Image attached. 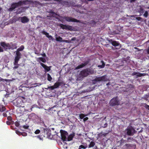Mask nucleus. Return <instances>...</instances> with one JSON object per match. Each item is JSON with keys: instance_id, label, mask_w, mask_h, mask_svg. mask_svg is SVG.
<instances>
[{"instance_id": "f257e3e1", "label": "nucleus", "mask_w": 149, "mask_h": 149, "mask_svg": "<svg viewBox=\"0 0 149 149\" xmlns=\"http://www.w3.org/2000/svg\"><path fill=\"white\" fill-rule=\"evenodd\" d=\"M26 100V98L24 97L19 96L17 97L15 100V104L17 107H22L23 104Z\"/></svg>"}, {"instance_id": "f03ea898", "label": "nucleus", "mask_w": 149, "mask_h": 149, "mask_svg": "<svg viewBox=\"0 0 149 149\" xmlns=\"http://www.w3.org/2000/svg\"><path fill=\"white\" fill-rule=\"evenodd\" d=\"M126 130V134L129 136H133L136 132L135 130L132 126L127 127Z\"/></svg>"}, {"instance_id": "7ed1b4c3", "label": "nucleus", "mask_w": 149, "mask_h": 149, "mask_svg": "<svg viewBox=\"0 0 149 149\" xmlns=\"http://www.w3.org/2000/svg\"><path fill=\"white\" fill-rule=\"evenodd\" d=\"M109 104L111 106H114L119 105L120 102L118 99V97H116L112 98Z\"/></svg>"}, {"instance_id": "20e7f679", "label": "nucleus", "mask_w": 149, "mask_h": 149, "mask_svg": "<svg viewBox=\"0 0 149 149\" xmlns=\"http://www.w3.org/2000/svg\"><path fill=\"white\" fill-rule=\"evenodd\" d=\"M90 73V70L88 69H86L81 71L80 73V77H82L87 76Z\"/></svg>"}, {"instance_id": "39448f33", "label": "nucleus", "mask_w": 149, "mask_h": 149, "mask_svg": "<svg viewBox=\"0 0 149 149\" xmlns=\"http://www.w3.org/2000/svg\"><path fill=\"white\" fill-rule=\"evenodd\" d=\"M107 79L106 77V76H103L101 77L96 78L93 81V83L95 84V82L99 81H107Z\"/></svg>"}, {"instance_id": "423d86ee", "label": "nucleus", "mask_w": 149, "mask_h": 149, "mask_svg": "<svg viewBox=\"0 0 149 149\" xmlns=\"http://www.w3.org/2000/svg\"><path fill=\"white\" fill-rule=\"evenodd\" d=\"M65 20L68 22H77L81 23L80 20H77L72 17L65 16L64 17Z\"/></svg>"}, {"instance_id": "0eeeda50", "label": "nucleus", "mask_w": 149, "mask_h": 149, "mask_svg": "<svg viewBox=\"0 0 149 149\" xmlns=\"http://www.w3.org/2000/svg\"><path fill=\"white\" fill-rule=\"evenodd\" d=\"M59 26L63 29L68 30L70 31L73 30L72 27L71 26L59 24Z\"/></svg>"}, {"instance_id": "6e6552de", "label": "nucleus", "mask_w": 149, "mask_h": 149, "mask_svg": "<svg viewBox=\"0 0 149 149\" xmlns=\"http://www.w3.org/2000/svg\"><path fill=\"white\" fill-rule=\"evenodd\" d=\"M61 132L62 140L63 141H66L68 134L67 132L62 130H61Z\"/></svg>"}, {"instance_id": "1a4fd4ad", "label": "nucleus", "mask_w": 149, "mask_h": 149, "mask_svg": "<svg viewBox=\"0 0 149 149\" xmlns=\"http://www.w3.org/2000/svg\"><path fill=\"white\" fill-rule=\"evenodd\" d=\"M0 45L5 50H6L7 49H10L11 48L10 45L9 43H6L4 42H1L0 43Z\"/></svg>"}, {"instance_id": "9d476101", "label": "nucleus", "mask_w": 149, "mask_h": 149, "mask_svg": "<svg viewBox=\"0 0 149 149\" xmlns=\"http://www.w3.org/2000/svg\"><path fill=\"white\" fill-rule=\"evenodd\" d=\"M78 144H81L79 147V148L78 149H86L88 147V146L87 143H82V141L81 142L80 141L77 142Z\"/></svg>"}, {"instance_id": "9b49d317", "label": "nucleus", "mask_w": 149, "mask_h": 149, "mask_svg": "<svg viewBox=\"0 0 149 149\" xmlns=\"http://www.w3.org/2000/svg\"><path fill=\"white\" fill-rule=\"evenodd\" d=\"M107 40L112 45L115 47H117L120 45V44L118 42L116 41L113 40L112 39H108Z\"/></svg>"}, {"instance_id": "f8f14e48", "label": "nucleus", "mask_w": 149, "mask_h": 149, "mask_svg": "<svg viewBox=\"0 0 149 149\" xmlns=\"http://www.w3.org/2000/svg\"><path fill=\"white\" fill-rule=\"evenodd\" d=\"M90 60H88L84 62V63H82L81 64L78 65L75 68V69L77 70L80 68H81L84 67L86 65H87L89 62Z\"/></svg>"}, {"instance_id": "ddd939ff", "label": "nucleus", "mask_w": 149, "mask_h": 149, "mask_svg": "<svg viewBox=\"0 0 149 149\" xmlns=\"http://www.w3.org/2000/svg\"><path fill=\"white\" fill-rule=\"evenodd\" d=\"M19 18L20 19L21 22L23 23H27L29 21V19L26 16L19 17Z\"/></svg>"}, {"instance_id": "4468645a", "label": "nucleus", "mask_w": 149, "mask_h": 149, "mask_svg": "<svg viewBox=\"0 0 149 149\" xmlns=\"http://www.w3.org/2000/svg\"><path fill=\"white\" fill-rule=\"evenodd\" d=\"M45 132L47 133V135H45V137L52 139L53 136L52 135H51V130L49 129H48V130L46 131Z\"/></svg>"}, {"instance_id": "2eb2a0df", "label": "nucleus", "mask_w": 149, "mask_h": 149, "mask_svg": "<svg viewBox=\"0 0 149 149\" xmlns=\"http://www.w3.org/2000/svg\"><path fill=\"white\" fill-rule=\"evenodd\" d=\"M40 64L43 67V68H44L45 70V72H48L50 70V67H48L42 63H40Z\"/></svg>"}, {"instance_id": "dca6fc26", "label": "nucleus", "mask_w": 149, "mask_h": 149, "mask_svg": "<svg viewBox=\"0 0 149 149\" xmlns=\"http://www.w3.org/2000/svg\"><path fill=\"white\" fill-rule=\"evenodd\" d=\"M125 148H133L134 149L136 148V146L135 144H126L125 146Z\"/></svg>"}, {"instance_id": "f3484780", "label": "nucleus", "mask_w": 149, "mask_h": 149, "mask_svg": "<svg viewBox=\"0 0 149 149\" xmlns=\"http://www.w3.org/2000/svg\"><path fill=\"white\" fill-rule=\"evenodd\" d=\"M30 1L28 0H24L23 1H19L18 2L19 5L20 6L22 5H26L28 4Z\"/></svg>"}, {"instance_id": "a211bd4d", "label": "nucleus", "mask_w": 149, "mask_h": 149, "mask_svg": "<svg viewBox=\"0 0 149 149\" xmlns=\"http://www.w3.org/2000/svg\"><path fill=\"white\" fill-rule=\"evenodd\" d=\"M16 54L15 59L19 61L21 58V54L19 52H16Z\"/></svg>"}, {"instance_id": "6ab92c4d", "label": "nucleus", "mask_w": 149, "mask_h": 149, "mask_svg": "<svg viewBox=\"0 0 149 149\" xmlns=\"http://www.w3.org/2000/svg\"><path fill=\"white\" fill-rule=\"evenodd\" d=\"M132 75L133 76L136 75V78H138L139 77H141L144 76V75L143 74L135 72H134L133 73H132Z\"/></svg>"}, {"instance_id": "aec40b11", "label": "nucleus", "mask_w": 149, "mask_h": 149, "mask_svg": "<svg viewBox=\"0 0 149 149\" xmlns=\"http://www.w3.org/2000/svg\"><path fill=\"white\" fill-rule=\"evenodd\" d=\"M62 84H63L62 82L57 81L54 84V86L55 88H58L59 86L61 85Z\"/></svg>"}, {"instance_id": "412c9836", "label": "nucleus", "mask_w": 149, "mask_h": 149, "mask_svg": "<svg viewBox=\"0 0 149 149\" xmlns=\"http://www.w3.org/2000/svg\"><path fill=\"white\" fill-rule=\"evenodd\" d=\"M95 142L93 141H91L90 142L88 146V148H93L95 146Z\"/></svg>"}, {"instance_id": "4be33fe9", "label": "nucleus", "mask_w": 149, "mask_h": 149, "mask_svg": "<svg viewBox=\"0 0 149 149\" xmlns=\"http://www.w3.org/2000/svg\"><path fill=\"white\" fill-rule=\"evenodd\" d=\"M19 6H20L19 5V2H18L17 3H12L11 5V6L14 9L17 7Z\"/></svg>"}, {"instance_id": "5701e85b", "label": "nucleus", "mask_w": 149, "mask_h": 149, "mask_svg": "<svg viewBox=\"0 0 149 149\" xmlns=\"http://www.w3.org/2000/svg\"><path fill=\"white\" fill-rule=\"evenodd\" d=\"M74 136V133L70 134L67 138V141H69L72 140Z\"/></svg>"}, {"instance_id": "b1692460", "label": "nucleus", "mask_w": 149, "mask_h": 149, "mask_svg": "<svg viewBox=\"0 0 149 149\" xmlns=\"http://www.w3.org/2000/svg\"><path fill=\"white\" fill-rule=\"evenodd\" d=\"M61 3L64 6L68 7L70 6V3L67 1H62Z\"/></svg>"}, {"instance_id": "393cba45", "label": "nucleus", "mask_w": 149, "mask_h": 149, "mask_svg": "<svg viewBox=\"0 0 149 149\" xmlns=\"http://www.w3.org/2000/svg\"><path fill=\"white\" fill-rule=\"evenodd\" d=\"M88 23L89 25H90L91 26H94L95 25L97 22L94 20H92L91 21Z\"/></svg>"}, {"instance_id": "a878e982", "label": "nucleus", "mask_w": 149, "mask_h": 149, "mask_svg": "<svg viewBox=\"0 0 149 149\" xmlns=\"http://www.w3.org/2000/svg\"><path fill=\"white\" fill-rule=\"evenodd\" d=\"M36 116V114L33 113H31L29 116V117L30 119H33Z\"/></svg>"}, {"instance_id": "bb28decb", "label": "nucleus", "mask_w": 149, "mask_h": 149, "mask_svg": "<svg viewBox=\"0 0 149 149\" xmlns=\"http://www.w3.org/2000/svg\"><path fill=\"white\" fill-rule=\"evenodd\" d=\"M149 97V94H146L143 96V97H142V98L144 99L145 100L147 101L148 100V98Z\"/></svg>"}, {"instance_id": "cd10ccee", "label": "nucleus", "mask_w": 149, "mask_h": 149, "mask_svg": "<svg viewBox=\"0 0 149 149\" xmlns=\"http://www.w3.org/2000/svg\"><path fill=\"white\" fill-rule=\"evenodd\" d=\"M24 49V47L23 45H22L21 47L18 48L17 49L16 52H19L20 51H22Z\"/></svg>"}, {"instance_id": "c85d7f7f", "label": "nucleus", "mask_w": 149, "mask_h": 149, "mask_svg": "<svg viewBox=\"0 0 149 149\" xmlns=\"http://www.w3.org/2000/svg\"><path fill=\"white\" fill-rule=\"evenodd\" d=\"M6 110V108L3 106H0V112H3Z\"/></svg>"}, {"instance_id": "c756f323", "label": "nucleus", "mask_w": 149, "mask_h": 149, "mask_svg": "<svg viewBox=\"0 0 149 149\" xmlns=\"http://www.w3.org/2000/svg\"><path fill=\"white\" fill-rule=\"evenodd\" d=\"M134 140V139L133 138L129 137L127 138V141L129 142H132V141H133Z\"/></svg>"}, {"instance_id": "7c9ffc66", "label": "nucleus", "mask_w": 149, "mask_h": 149, "mask_svg": "<svg viewBox=\"0 0 149 149\" xmlns=\"http://www.w3.org/2000/svg\"><path fill=\"white\" fill-rule=\"evenodd\" d=\"M56 40L57 41H59L60 42H62V38L60 36H58V37L56 38Z\"/></svg>"}, {"instance_id": "2f4dec72", "label": "nucleus", "mask_w": 149, "mask_h": 149, "mask_svg": "<svg viewBox=\"0 0 149 149\" xmlns=\"http://www.w3.org/2000/svg\"><path fill=\"white\" fill-rule=\"evenodd\" d=\"M38 59L42 62L44 63H45L46 62V60L45 59L42 57H39L38 58Z\"/></svg>"}, {"instance_id": "473e14b6", "label": "nucleus", "mask_w": 149, "mask_h": 149, "mask_svg": "<svg viewBox=\"0 0 149 149\" xmlns=\"http://www.w3.org/2000/svg\"><path fill=\"white\" fill-rule=\"evenodd\" d=\"M47 80L49 81H50L52 79V78L50 75V74H47Z\"/></svg>"}, {"instance_id": "72a5a7b5", "label": "nucleus", "mask_w": 149, "mask_h": 149, "mask_svg": "<svg viewBox=\"0 0 149 149\" xmlns=\"http://www.w3.org/2000/svg\"><path fill=\"white\" fill-rule=\"evenodd\" d=\"M101 62H102V65H98V67H100L101 68H103L105 66V64L103 61H102Z\"/></svg>"}, {"instance_id": "f704fd0d", "label": "nucleus", "mask_w": 149, "mask_h": 149, "mask_svg": "<svg viewBox=\"0 0 149 149\" xmlns=\"http://www.w3.org/2000/svg\"><path fill=\"white\" fill-rule=\"evenodd\" d=\"M119 141L120 142V146H121L125 142V140H124L123 139H122Z\"/></svg>"}, {"instance_id": "c9c22d12", "label": "nucleus", "mask_w": 149, "mask_h": 149, "mask_svg": "<svg viewBox=\"0 0 149 149\" xmlns=\"http://www.w3.org/2000/svg\"><path fill=\"white\" fill-rule=\"evenodd\" d=\"M48 130V129H47L46 128H44L43 131H44V136L45 137V135H47V133L45 132L46 131H47Z\"/></svg>"}, {"instance_id": "e433bc0d", "label": "nucleus", "mask_w": 149, "mask_h": 149, "mask_svg": "<svg viewBox=\"0 0 149 149\" xmlns=\"http://www.w3.org/2000/svg\"><path fill=\"white\" fill-rule=\"evenodd\" d=\"M143 104V106L145 107L146 109L149 110V105H147L146 103Z\"/></svg>"}, {"instance_id": "4c0bfd02", "label": "nucleus", "mask_w": 149, "mask_h": 149, "mask_svg": "<svg viewBox=\"0 0 149 149\" xmlns=\"http://www.w3.org/2000/svg\"><path fill=\"white\" fill-rule=\"evenodd\" d=\"M139 12L140 13H143L144 12V10L142 7H140L139 10Z\"/></svg>"}, {"instance_id": "58836bf2", "label": "nucleus", "mask_w": 149, "mask_h": 149, "mask_svg": "<svg viewBox=\"0 0 149 149\" xmlns=\"http://www.w3.org/2000/svg\"><path fill=\"white\" fill-rule=\"evenodd\" d=\"M79 116L80 119H82L85 117V115L83 113H81L79 114Z\"/></svg>"}, {"instance_id": "ea45409f", "label": "nucleus", "mask_w": 149, "mask_h": 149, "mask_svg": "<svg viewBox=\"0 0 149 149\" xmlns=\"http://www.w3.org/2000/svg\"><path fill=\"white\" fill-rule=\"evenodd\" d=\"M12 49H15L17 47V44H14L12 45Z\"/></svg>"}, {"instance_id": "a19ab883", "label": "nucleus", "mask_w": 149, "mask_h": 149, "mask_svg": "<svg viewBox=\"0 0 149 149\" xmlns=\"http://www.w3.org/2000/svg\"><path fill=\"white\" fill-rule=\"evenodd\" d=\"M148 13L147 11H146L143 14V16L145 17H147L148 16Z\"/></svg>"}, {"instance_id": "79ce46f5", "label": "nucleus", "mask_w": 149, "mask_h": 149, "mask_svg": "<svg viewBox=\"0 0 149 149\" xmlns=\"http://www.w3.org/2000/svg\"><path fill=\"white\" fill-rule=\"evenodd\" d=\"M48 88L50 89L51 90H54V89H55V87H54V86H49L48 87Z\"/></svg>"}, {"instance_id": "37998d69", "label": "nucleus", "mask_w": 149, "mask_h": 149, "mask_svg": "<svg viewBox=\"0 0 149 149\" xmlns=\"http://www.w3.org/2000/svg\"><path fill=\"white\" fill-rule=\"evenodd\" d=\"M62 42H65L68 43H70L71 42V41L70 40H63Z\"/></svg>"}, {"instance_id": "c03bdc74", "label": "nucleus", "mask_w": 149, "mask_h": 149, "mask_svg": "<svg viewBox=\"0 0 149 149\" xmlns=\"http://www.w3.org/2000/svg\"><path fill=\"white\" fill-rule=\"evenodd\" d=\"M37 138L40 140H43V138L41 137V136L40 135H38L36 136Z\"/></svg>"}, {"instance_id": "a18cd8bd", "label": "nucleus", "mask_w": 149, "mask_h": 149, "mask_svg": "<svg viewBox=\"0 0 149 149\" xmlns=\"http://www.w3.org/2000/svg\"><path fill=\"white\" fill-rule=\"evenodd\" d=\"M23 128L25 129H28L29 127V126L27 125H24L22 126Z\"/></svg>"}, {"instance_id": "49530a36", "label": "nucleus", "mask_w": 149, "mask_h": 149, "mask_svg": "<svg viewBox=\"0 0 149 149\" xmlns=\"http://www.w3.org/2000/svg\"><path fill=\"white\" fill-rule=\"evenodd\" d=\"M47 37L48 38L51 39L52 40H53L54 39L51 36H50L49 35L47 36Z\"/></svg>"}, {"instance_id": "de8ad7c7", "label": "nucleus", "mask_w": 149, "mask_h": 149, "mask_svg": "<svg viewBox=\"0 0 149 149\" xmlns=\"http://www.w3.org/2000/svg\"><path fill=\"white\" fill-rule=\"evenodd\" d=\"M40 130H37L35 132V133L36 134H39L40 132Z\"/></svg>"}, {"instance_id": "09e8293b", "label": "nucleus", "mask_w": 149, "mask_h": 149, "mask_svg": "<svg viewBox=\"0 0 149 149\" xmlns=\"http://www.w3.org/2000/svg\"><path fill=\"white\" fill-rule=\"evenodd\" d=\"M14 60H15V61H14V65H16L18 63V62L19 61L18 60H16L15 59Z\"/></svg>"}, {"instance_id": "8fccbe9b", "label": "nucleus", "mask_w": 149, "mask_h": 149, "mask_svg": "<svg viewBox=\"0 0 149 149\" xmlns=\"http://www.w3.org/2000/svg\"><path fill=\"white\" fill-rule=\"evenodd\" d=\"M15 125L16 127H18L19 126V124L18 122L17 121H16L15 123Z\"/></svg>"}, {"instance_id": "3c124183", "label": "nucleus", "mask_w": 149, "mask_h": 149, "mask_svg": "<svg viewBox=\"0 0 149 149\" xmlns=\"http://www.w3.org/2000/svg\"><path fill=\"white\" fill-rule=\"evenodd\" d=\"M21 134L23 136H26L27 135V134L26 132H23L21 133Z\"/></svg>"}, {"instance_id": "603ef678", "label": "nucleus", "mask_w": 149, "mask_h": 149, "mask_svg": "<svg viewBox=\"0 0 149 149\" xmlns=\"http://www.w3.org/2000/svg\"><path fill=\"white\" fill-rule=\"evenodd\" d=\"M7 119L9 121H11L12 120V118L10 116H8L7 117Z\"/></svg>"}, {"instance_id": "864d4df0", "label": "nucleus", "mask_w": 149, "mask_h": 149, "mask_svg": "<svg viewBox=\"0 0 149 149\" xmlns=\"http://www.w3.org/2000/svg\"><path fill=\"white\" fill-rule=\"evenodd\" d=\"M88 119V118L87 117H86L85 118H83V121L84 122H85Z\"/></svg>"}, {"instance_id": "5fc2aeb1", "label": "nucleus", "mask_w": 149, "mask_h": 149, "mask_svg": "<svg viewBox=\"0 0 149 149\" xmlns=\"http://www.w3.org/2000/svg\"><path fill=\"white\" fill-rule=\"evenodd\" d=\"M4 51L3 49L0 46V52H3Z\"/></svg>"}, {"instance_id": "6e6d98bb", "label": "nucleus", "mask_w": 149, "mask_h": 149, "mask_svg": "<svg viewBox=\"0 0 149 149\" xmlns=\"http://www.w3.org/2000/svg\"><path fill=\"white\" fill-rule=\"evenodd\" d=\"M42 33L45 35L47 33V32L45 31V30L42 31Z\"/></svg>"}, {"instance_id": "4d7b16f0", "label": "nucleus", "mask_w": 149, "mask_h": 149, "mask_svg": "<svg viewBox=\"0 0 149 149\" xmlns=\"http://www.w3.org/2000/svg\"><path fill=\"white\" fill-rule=\"evenodd\" d=\"M3 115L4 117H7V115L6 113H3Z\"/></svg>"}, {"instance_id": "13d9d810", "label": "nucleus", "mask_w": 149, "mask_h": 149, "mask_svg": "<svg viewBox=\"0 0 149 149\" xmlns=\"http://www.w3.org/2000/svg\"><path fill=\"white\" fill-rule=\"evenodd\" d=\"M36 105H33L32 106H31V111H32V109L34 107H36Z\"/></svg>"}, {"instance_id": "bf43d9fd", "label": "nucleus", "mask_w": 149, "mask_h": 149, "mask_svg": "<svg viewBox=\"0 0 149 149\" xmlns=\"http://www.w3.org/2000/svg\"><path fill=\"white\" fill-rule=\"evenodd\" d=\"M14 9L11 6L10 8H9L8 10L10 11H12Z\"/></svg>"}, {"instance_id": "052dcab7", "label": "nucleus", "mask_w": 149, "mask_h": 149, "mask_svg": "<svg viewBox=\"0 0 149 149\" xmlns=\"http://www.w3.org/2000/svg\"><path fill=\"white\" fill-rule=\"evenodd\" d=\"M136 18V19L138 21H140L141 19V17H137Z\"/></svg>"}, {"instance_id": "680f3d73", "label": "nucleus", "mask_w": 149, "mask_h": 149, "mask_svg": "<svg viewBox=\"0 0 149 149\" xmlns=\"http://www.w3.org/2000/svg\"><path fill=\"white\" fill-rule=\"evenodd\" d=\"M6 124L8 125H10L11 123L9 121H7L6 122Z\"/></svg>"}, {"instance_id": "e2e57ef3", "label": "nucleus", "mask_w": 149, "mask_h": 149, "mask_svg": "<svg viewBox=\"0 0 149 149\" xmlns=\"http://www.w3.org/2000/svg\"><path fill=\"white\" fill-rule=\"evenodd\" d=\"M76 40V38L75 37H73V38H72L71 39V41H74L75 40Z\"/></svg>"}, {"instance_id": "0e129e2a", "label": "nucleus", "mask_w": 149, "mask_h": 149, "mask_svg": "<svg viewBox=\"0 0 149 149\" xmlns=\"http://www.w3.org/2000/svg\"><path fill=\"white\" fill-rule=\"evenodd\" d=\"M107 123H105L104 125V126H103V128H105L107 127Z\"/></svg>"}, {"instance_id": "69168bd1", "label": "nucleus", "mask_w": 149, "mask_h": 149, "mask_svg": "<svg viewBox=\"0 0 149 149\" xmlns=\"http://www.w3.org/2000/svg\"><path fill=\"white\" fill-rule=\"evenodd\" d=\"M147 54H149V47H148V49H147Z\"/></svg>"}, {"instance_id": "338daca9", "label": "nucleus", "mask_w": 149, "mask_h": 149, "mask_svg": "<svg viewBox=\"0 0 149 149\" xmlns=\"http://www.w3.org/2000/svg\"><path fill=\"white\" fill-rule=\"evenodd\" d=\"M41 55L44 57L46 56V55L45 53H43V54H41Z\"/></svg>"}, {"instance_id": "774afa93", "label": "nucleus", "mask_w": 149, "mask_h": 149, "mask_svg": "<svg viewBox=\"0 0 149 149\" xmlns=\"http://www.w3.org/2000/svg\"><path fill=\"white\" fill-rule=\"evenodd\" d=\"M94 147V149H100L98 148V147H97V146H95Z\"/></svg>"}]
</instances>
